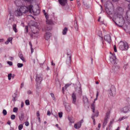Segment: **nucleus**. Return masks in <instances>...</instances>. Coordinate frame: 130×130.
Here are the masks:
<instances>
[{"instance_id":"obj_1","label":"nucleus","mask_w":130,"mask_h":130,"mask_svg":"<svg viewBox=\"0 0 130 130\" xmlns=\"http://www.w3.org/2000/svg\"><path fill=\"white\" fill-rule=\"evenodd\" d=\"M32 5H29L28 7L26 6H21L19 10L21 11L22 14H26V13H30L32 14Z\"/></svg>"},{"instance_id":"obj_2","label":"nucleus","mask_w":130,"mask_h":130,"mask_svg":"<svg viewBox=\"0 0 130 130\" xmlns=\"http://www.w3.org/2000/svg\"><path fill=\"white\" fill-rule=\"evenodd\" d=\"M66 63L68 67H71L72 63V55L71 54V50H67V58L66 60Z\"/></svg>"},{"instance_id":"obj_3","label":"nucleus","mask_w":130,"mask_h":130,"mask_svg":"<svg viewBox=\"0 0 130 130\" xmlns=\"http://www.w3.org/2000/svg\"><path fill=\"white\" fill-rule=\"evenodd\" d=\"M108 93L110 96H115L116 94V89L114 86H112L108 90Z\"/></svg>"},{"instance_id":"obj_4","label":"nucleus","mask_w":130,"mask_h":130,"mask_svg":"<svg viewBox=\"0 0 130 130\" xmlns=\"http://www.w3.org/2000/svg\"><path fill=\"white\" fill-rule=\"evenodd\" d=\"M109 116H110V112H108L106 113V115L105 116L104 121L103 124V127L104 128L105 126H106V124H107L108 122V119H109Z\"/></svg>"},{"instance_id":"obj_5","label":"nucleus","mask_w":130,"mask_h":130,"mask_svg":"<svg viewBox=\"0 0 130 130\" xmlns=\"http://www.w3.org/2000/svg\"><path fill=\"white\" fill-rule=\"evenodd\" d=\"M42 80H43L42 75L41 74H37L36 77V79L37 86L41 84V82H42Z\"/></svg>"},{"instance_id":"obj_6","label":"nucleus","mask_w":130,"mask_h":130,"mask_svg":"<svg viewBox=\"0 0 130 130\" xmlns=\"http://www.w3.org/2000/svg\"><path fill=\"white\" fill-rule=\"evenodd\" d=\"M129 110L130 106H126L121 109V112H122L123 113H127Z\"/></svg>"},{"instance_id":"obj_7","label":"nucleus","mask_w":130,"mask_h":130,"mask_svg":"<svg viewBox=\"0 0 130 130\" xmlns=\"http://www.w3.org/2000/svg\"><path fill=\"white\" fill-rule=\"evenodd\" d=\"M110 61H111V63L113 64H117V60L116 59V57L115 56H113V57H111L110 58Z\"/></svg>"},{"instance_id":"obj_8","label":"nucleus","mask_w":130,"mask_h":130,"mask_svg":"<svg viewBox=\"0 0 130 130\" xmlns=\"http://www.w3.org/2000/svg\"><path fill=\"white\" fill-rule=\"evenodd\" d=\"M14 14L16 17H21V16H23V13L22 11L20 10V9H17L14 12Z\"/></svg>"},{"instance_id":"obj_9","label":"nucleus","mask_w":130,"mask_h":130,"mask_svg":"<svg viewBox=\"0 0 130 130\" xmlns=\"http://www.w3.org/2000/svg\"><path fill=\"white\" fill-rule=\"evenodd\" d=\"M58 3L62 7H64L68 5V0H58Z\"/></svg>"},{"instance_id":"obj_10","label":"nucleus","mask_w":130,"mask_h":130,"mask_svg":"<svg viewBox=\"0 0 130 130\" xmlns=\"http://www.w3.org/2000/svg\"><path fill=\"white\" fill-rule=\"evenodd\" d=\"M104 39L107 41V42H108V43H110V42H111V36L109 35L105 36Z\"/></svg>"},{"instance_id":"obj_11","label":"nucleus","mask_w":130,"mask_h":130,"mask_svg":"<svg viewBox=\"0 0 130 130\" xmlns=\"http://www.w3.org/2000/svg\"><path fill=\"white\" fill-rule=\"evenodd\" d=\"M72 103L73 104H76V102L77 101V96L76 93L73 92L72 94Z\"/></svg>"},{"instance_id":"obj_12","label":"nucleus","mask_w":130,"mask_h":130,"mask_svg":"<svg viewBox=\"0 0 130 130\" xmlns=\"http://www.w3.org/2000/svg\"><path fill=\"white\" fill-rule=\"evenodd\" d=\"M14 21H15V17L14 16V15H12L11 13H10V17L8 21L9 24H12V23H13Z\"/></svg>"},{"instance_id":"obj_13","label":"nucleus","mask_w":130,"mask_h":130,"mask_svg":"<svg viewBox=\"0 0 130 130\" xmlns=\"http://www.w3.org/2000/svg\"><path fill=\"white\" fill-rule=\"evenodd\" d=\"M64 105L65 106V108L67 112H70V111H71V105H70V104L65 103H64Z\"/></svg>"},{"instance_id":"obj_14","label":"nucleus","mask_w":130,"mask_h":130,"mask_svg":"<svg viewBox=\"0 0 130 130\" xmlns=\"http://www.w3.org/2000/svg\"><path fill=\"white\" fill-rule=\"evenodd\" d=\"M119 48L121 50H123V48H124L125 50H127V49H128V45H127V44H124L123 45H120L119 46Z\"/></svg>"},{"instance_id":"obj_15","label":"nucleus","mask_w":130,"mask_h":130,"mask_svg":"<svg viewBox=\"0 0 130 130\" xmlns=\"http://www.w3.org/2000/svg\"><path fill=\"white\" fill-rule=\"evenodd\" d=\"M32 13H33L34 14L35 16H38V15H39V14H40V10H35V9H33V8H32Z\"/></svg>"},{"instance_id":"obj_16","label":"nucleus","mask_w":130,"mask_h":130,"mask_svg":"<svg viewBox=\"0 0 130 130\" xmlns=\"http://www.w3.org/2000/svg\"><path fill=\"white\" fill-rule=\"evenodd\" d=\"M35 28L36 29V31H32V36H35V37H38V33H39V29L36 28V27H35Z\"/></svg>"},{"instance_id":"obj_17","label":"nucleus","mask_w":130,"mask_h":130,"mask_svg":"<svg viewBox=\"0 0 130 130\" xmlns=\"http://www.w3.org/2000/svg\"><path fill=\"white\" fill-rule=\"evenodd\" d=\"M50 37H51V34L50 32H46L45 36V39L46 40H49V39H50Z\"/></svg>"},{"instance_id":"obj_18","label":"nucleus","mask_w":130,"mask_h":130,"mask_svg":"<svg viewBox=\"0 0 130 130\" xmlns=\"http://www.w3.org/2000/svg\"><path fill=\"white\" fill-rule=\"evenodd\" d=\"M117 13L118 14H119V15H120V16H121V15H122V13H123V9H122V8L121 7L118 8Z\"/></svg>"},{"instance_id":"obj_19","label":"nucleus","mask_w":130,"mask_h":130,"mask_svg":"<svg viewBox=\"0 0 130 130\" xmlns=\"http://www.w3.org/2000/svg\"><path fill=\"white\" fill-rule=\"evenodd\" d=\"M46 23L48 25H54V22H53V21L51 19H47L46 18Z\"/></svg>"},{"instance_id":"obj_20","label":"nucleus","mask_w":130,"mask_h":130,"mask_svg":"<svg viewBox=\"0 0 130 130\" xmlns=\"http://www.w3.org/2000/svg\"><path fill=\"white\" fill-rule=\"evenodd\" d=\"M81 126H82V125H81V123H79V122L75 124L74 125L75 128H76L77 129H78V128H80Z\"/></svg>"},{"instance_id":"obj_21","label":"nucleus","mask_w":130,"mask_h":130,"mask_svg":"<svg viewBox=\"0 0 130 130\" xmlns=\"http://www.w3.org/2000/svg\"><path fill=\"white\" fill-rule=\"evenodd\" d=\"M13 30L14 31L15 33H17L18 32V29H17V24H14L12 25Z\"/></svg>"},{"instance_id":"obj_22","label":"nucleus","mask_w":130,"mask_h":130,"mask_svg":"<svg viewBox=\"0 0 130 130\" xmlns=\"http://www.w3.org/2000/svg\"><path fill=\"white\" fill-rule=\"evenodd\" d=\"M12 40H13V38H9L7 39V41L5 42V44H6V45H8V44H9L10 42H12Z\"/></svg>"},{"instance_id":"obj_23","label":"nucleus","mask_w":130,"mask_h":130,"mask_svg":"<svg viewBox=\"0 0 130 130\" xmlns=\"http://www.w3.org/2000/svg\"><path fill=\"white\" fill-rule=\"evenodd\" d=\"M19 57L22 60V61H24V62L26 61V60H25V58H24V56H23V54L19 53Z\"/></svg>"},{"instance_id":"obj_24","label":"nucleus","mask_w":130,"mask_h":130,"mask_svg":"<svg viewBox=\"0 0 130 130\" xmlns=\"http://www.w3.org/2000/svg\"><path fill=\"white\" fill-rule=\"evenodd\" d=\"M126 18L127 19V20L130 19V11H128L126 13Z\"/></svg>"},{"instance_id":"obj_25","label":"nucleus","mask_w":130,"mask_h":130,"mask_svg":"<svg viewBox=\"0 0 130 130\" xmlns=\"http://www.w3.org/2000/svg\"><path fill=\"white\" fill-rule=\"evenodd\" d=\"M68 119L71 123H74V122H75V120H74V118L73 117H69Z\"/></svg>"},{"instance_id":"obj_26","label":"nucleus","mask_w":130,"mask_h":130,"mask_svg":"<svg viewBox=\"0 0 130 130\" xmlns=\"http://www.w3.org/2000/svg\"><path fill=\"white\" fill-rule=\"evenodd\" d=\"M19 120H20V121H22V120H24V114L21 113L20 114V115H19Z\"/></svg>"},{"instance_id":"obj_27","label":"nucleus","mask_w":130,"mask_h":130,"mask_svg":"<svg viewBox=\"0 0 130 130\" xmlns=\"http://www.w3.org/2000/svg\"><path fill=\"white\" fill-rule=\"evenodd\" d=\"M74 28L76 30H78V23L77 22V20H74Z\"/></svg>"},{"instance_id":"obj_28","label":"nucleus","mask_w":130,"mask_h":130,"mask_svg":"<svg viewBox=\"0 0 130 130\" xmlns=\"http://www.w3.org/2000/svg\"><path fill=\"white\" fill-rule=\"evenodd\" d=\"M14 3L17 7H19V5H20V3H21V1L20 0H15Z\"/></svg>"},{"instance_id":"obj_29","label":"nucleus","mask_w":130,"mask_h":130,"mask_svg":"<svg viewBox=\"0 0 130 130\" xmlns=\"http://www.w3.org/2000/svg\"><path fill=\"white\" fill-rule=\"evenodd\" d=\"M83 99L84 103H88V98H87V96H84Z\"/></svg>"},{"instance_id":"obj_30","label":"nucleus","mask_w":130,"mask_h":130,"mask_svg":"<svg viewBox=\"0 0 130 130\" xmlns=\"http://www.w3.org/2000/svg\"><path fill=\"white\" fill-rule=\"evenodd\" d=\"M67 32H68V28L67 27H64L62 31L63 35H66L67 34Z\"/></svg>"},{"instance_id":"obj_31","label":"nucleus","mask_w":130,"mask_h":130,"mask_svg":"<svg viewBox=\"0 0 130 130\" xmlns=\"http://www.w3.org/2000/svg\"><path fill=\"white\" fill-rule=\"evenodd\" d=\"M92 110V112L94 113H95V104H92L91 105V107Z\"/></svg>"},{"instance_id":"obj_32","label":"nucleus","mask_w":130,"mask_h":130,"mask_svg":"<svg viewBox=\"0 0 130 130\" xmlns=\"http://www.w3.org/2000/svg\"><path fill=\"white\" fill-rule=\"evenodd\" d=\"M69 87H70V84L65 85L64 87L62 88V91H64V89L67 90Z\"/></svg>"},{"instance_id":"obj_33","label":"nucleus","mask_w":130,"mask_h":130,"mask_svg":"<svg viewBox=\"0 0 130 130\" xmlns=\"http://www.w3.org/2000/svg\"><path fill=\"white\" fill-rule=\"evenodd\" d=\"M13 101H14L15 102V101H16V99L17 98V94L16 93H14L13 96Z\"/></svg>"},{"instance_id":"obj_34","label":"nucleus","mask_w":130,"mask_h":130,"mask_svg":"<svg viewBox=\"0 0 130 130\" xmlns=\"http://www.w3.org/2000/svg\"><path fill=\"white\" fill-rule=\"evenodd\" d=\"M52 29V28L51 27V26H46L45 27V30H46L47 31H50V30H51Z\"/></svg>"},{"instance_id":"obj_35","label":"nucleus","mask_w":130,"mask_h":130,"mask_svg":"<svg viewBox=\"0 0 130 130\" xmlns=\"http://www.w3.org/2000/svg\"><path fill=\"white\" fill-rule=\"evenodd\" d=\"M8 78L9 81H11V80L12 79V73H10L8 74Z\"/></svg>"},{"instance_id":"obj_36","label":"nucleus","mask_w":130,"mask_h":130,"mask_svg":"<svg viewBox=\"0 0 130 130\" xmlns=\"http://www.w3.org/2000/svg\"><path fill=\"white\" fill-rule=\"evenodd\" d=\"M113 121H114V120H112V121H111L110 123H109V127H111L112 126V124L113 123Z\"/></svg>"},{"instance_id":"obj_37","label":"nucleus","mask_w":130,"mask_h":130,"mask_svg":"<svg viewBox=\"0 0 130 130\" xmlns=\"http://www.w3.org/2000/svg\"><path fill=\"white\" fill-rule=\"evenodd\" d=\"M25 103L26 105H30V101H29V100H26L25 102Z\"/></svg>"},{"instance_id":"obj_38","label":"nucleus","mask_w":130,"mask_h":130,"mask_svg":"<svg viewBox=\"0 0 130 130\" xmlns=\"http://www.w3.org/2000/svg\"><path fill=\"white\" fill-rule=\"evenodd\" d=\"M113 70H114V71H117V70H118V66H113Z\"/></svg>"},{"instance_id":"obj_39","label":"nucleus","mask_w":130,"mask_h":130,"mask_svg":"<svg viewBox=\"0 0 130 130\" xmlns=\"http://www.w3.org/2000/svg\"><path fill=\"white\" fill-rule=\"evenodd\" d=\"M13 112H15V113H17V112H18V108L14 107L13 108Z\"/></svg>"},{"instance_id":"obj_40","label":"nucleus","mask_w":130,"mask_h":130,"mask_svg":"<svg viewBox=\"0 0 130 130\" xmlns=\"http://www.w3.org/2000/svg\"><path fill=\"white\" fill-rule=\"evenodd\" d=\"M43 12L44 13L45 16V17L46 19H48V16H47V15L46 14V12H45V10H43Z\"/></svg>"},{"instance_id":"obj_41","label":"nucleus","mask_w":130,"mask_h":130,"mask_svg":"<svg viewBox=\"0 0 130 130\" xmlns=\"http://www.w3.org/2000/svg\"><path fill=\"white\" fill-rule=\"evenodd\" d=\"M23 63H17L18 68H22V67H23Z\"/></svg>"},{"instance_id":"obj_42","label":"nucleus","mask_w":130,"mask_h":130,"mask_svg":"<svg viewBox=\"0 0 130 130\" xmlns=\"http://www.w3.org/2000/svg\"><path fill=\"white\" fill-rule=\"evenodd\" d=\"M91 118L93 120V124H94V125H95L96 124V122L95 121V118H94V116H92Z\"/></svg>"},{"instance_id":"obj_43","label":"nucleus","mask_w":130,"mask_h":130,"mask_svg":"<svg viewBox=\"0 0 130 130\" xmlns=\"http://www.w3.org/2000/svg\"><path fill=\"white\" fill-rule=\"evenodd\" d=\"M28 26H25V33L27 34L28 33Z\"/></svg>"},{"instance_id":"obj_44","label":"nucleus","mask_w":130,"mask_h":130,"mask_svg":"<svg viewBox=\"0 0 130 130\" xmlns=\"http://www.w3.org/2000/svg\"><path fill=\"white\" fill-rule=\"evenodd\" d=\"M11 118L12 120H14V119H15L16 118V115H12L11 116Z\"/></svg>"},{"instance_id":"obj_45","label":"nucleus","mask_w":130,"mask_h":130,"mask_svg":"<svg viewBox=\"0 0 130 130\" xmlns=\"http://www.w3.org/2000/svg\"><path fill=\"white\" fill-rule=\"evenodd\" d=\"M22 128H23V124H20L18 126L19 130H22Z\"/></svg>"},{"instance_id":"obj_46","label":"nucleus","mask_w":130,"mask_h":130,"mask_svg":"<svg viewBox=\"0 0 130 130\" xmlns=\"http://www.w3.org/2000/svg\"><path fill=\"white\" fill-rule=\"evenodd\" d=\"M3 113L4 115H7L8 112H7V110H3Z\"/></svg>"},{"instance_id":"obj_47","label":"nucleus","mask_w":130,"mask_h":130,"mask_svg":"<svg viewBox=\"0 0 130 130\" xmlns=\"http://www.w3.org/2000/svg\"><path fill=\"white\" fill-rule=\"evenodd\" d=\"M99 115V112H96L95 113V115H93L92 116H94V118L95 117V116H96V117H98V116Z\"/></svg>"},{"instance_id":"obj_48","label":"nucleus","mask_w":130,"mask_h":130,"mask_svg":"<svg viewBox=\"0 0 130 130\" xmlns=\"http://www.w3.org/2000/svg\"><path fill=\"white\" fill-rule=\"evenodd\" d=\"M58 116L60 118H61V117H62V112H61L58 113Z\"/></svg>"},{"instance_id":"obj_49","label":"nucleus","mask_w":130,"mask_h":130,"mask_svg":"<svg viewBox=\"0 0 130 130\" xmlns=\"http://www.w3.org/2000/svg\"><path fill=\"white\" fill-rule=\"evenodd\" d=\"M7 63H8V64H9V66H13V62H12V61H7Z\"/></svg>"},{"instance_id":"obj_50","label":"nucleus","mask_w":130,"mask_h":130,"mask_svg":"<svg viewBox=\"0 0 130 130\" xmlns=\"http://www.w3.org/2000/svg\"><path fill=\"white\" fill-rule=\"evenodd\" d=\"M125 117H121L119 119V121H121V120H123V119H125Z\"/></svg>"},{"instance_id":"obj_51","label":"nucleus","mask_w":130,"mask_h":130,"mask_svg":"<svg viewBox=\"0 0 130 130\" xmlns=\"http://www.w3.org/2000/svg\"><path fill=\"white\" fill-rule=\"evenodd\" d=\"M37 116L38 117H39V116H40V113L39 111H38L37 112Z\"/></svg>"},{"instance_id":"obj_52","label":"nucleus","mask_w":130,"mask_h":130,"mask_svg":"<svg viewBox=\"0 0 130 130\" xmlns=\"http://www.w3.org/2000/svg\"><path fill=\"white\" fill-rule=\"evenodd\" d=\"M114 50L115 52H117V50L116 49V46L114 45Z\"/></svg>"},{"instance_id":"obj_53","label":"nucleus","mask_w":130,"mask_h":130,"mask_svg":"<svg viewBox=\"0 0 130 130\" xmlns=\"http://www.w3.org/2000/svg\"><path fill=\"white\" fill-rule=\"evenodd\" d=\"M79 94H82V89L81 88V87L79 88V90L78 91Z\"/></svg>"},{"instance_id":"obj_54","label":"nucleus","mask_w":130,"mask_h":130,"mask_svg":"<svg viewBox=\"0 0 130 130\" xmlns=\"http://www.w3.org/2000/svg\"><path fill=\"white\" fill-rule=\"evenodd\" d=\"M25 124L26 126H29V122L28 121L25 122Z\"/></svg>"},{"instance_id":"obj_55","label":"nucleus","mask_w":130,"mask_h":130,"mask_svg":"<svg viewBox=\"0 0 130 130\" xmlns=\"http://www.w3.org/2000/svg\"><path fill=\"white\" fill-rule=\"evenodd\" d=\"M83 122H84V120H81L80 121L78 122V123H80V125H82V123H83Z\"/></svg>"},{"instance_id":"obj_56","label":"nucleus","mask_w":130,"mask_h":130,"mask_svg":"<svg viewBox=\"0 0 130 130\" xmlns=\"http://www.w3.org/2000/svg\"><path fill=\"white\" fill-rule=\"evenodd\" d=\"M51 114V113L50 112V111H47V115H50Z\"/></svg>"},{"instance_id":"obj_57","label":"nucleus","mask_w":130,"mask_h":130,"mask_svg":"<svg viewBox=\"0 0 130 130\" xmlns=\"http://www.w3.org/2000/svg\"><path fill=\"white\" fill-rule=\"evenodd\" d=\"M27 94H28V95H30V94H32V91H31L30 90H28L27 91Z\"/></svg>"},{"instance_id":"obj_58","label":"nucleus","mask_w":130,"mask_h":130,"mask_svg":"<svg viewBox=\"0 0 130 130\" xmlns=\"http://www.w3.org/2000/svg\"><path fill=\"white\" fill-rule=\"evenodd\" d=\"M21 108H23V107H24V102H23L21 103Z\"/></svg>"},{"instance_id":"obj_59","label":"nucleus","mask_w":130,"mask_h":130,"mask_svg":"<svg viewBox=\"0 0 130 130\" xmlns=\"http://www.w3.org/2000/svg\"><path fill=\"white\" fill-rule=\"evenodd\" d=\"M98 96H99V91L96 92V97L98 98Z\"/></svg>"},{"instance_id":"obj_60","label":"nucleus","mask_w":130,"mask_h":130,"mask_svg":"<svg viewBox=\"0 0 130 130\" xmlns=\"http://www.w3.org/2000/svg\"><path fill=\"white\" fill-rule=\"evenodd\" d=\"M24 87V83H22L20 86V88H22Z\"/></svg>"},{"instance_id":"obj_61","label":"nucleus","mask_w":130,"mask_h":130,"mask_svg":"<svg viewBox=\"0 0 130 130\" xmlns=\"http://www.w3.org/2000/svg\"><path fill=\"white\" fill-rule=\"evenodd\" d=\"M50 95H51V96L52 98H54V94L53 93H50Z\"/></svg>"},{"instance_id":"obj_62","label":"nucleus","mask_w":130,"mask_h":130,"mask_svg":"<svg viewBox=\"0 0 130 130\" xmlns=\"http://www.w3.org/2000/svg\"><path fill=\"white\" fill-rule=\"evenodd\" d=\"M30 49H31V53L34 52V49H33L32 47L30 48Z\"/></svg>"},{"instance_id":"obj_63","label":"nucleus","mask_w":130,"mask_h":130,"mask_svg":"<svg viewBox=\"0 0 130 130\" xmlns=\"http://www.w3.org/2000/svg\"><path fill=\"white\" fill-rule=\"evenodd\" d=\"M29 46H30V48H32V43L31 42H29Z\"/></svg>"},{"instance_id":"obj_64","label":"nucleus","mask_w":130,"mask_h":130,"mask_svg":"<svg viewBox=\"0 0 130 130\" xmlns=\"http://www.w3.org/2000/svg\"><path fill=\"white\" fill-rule=\"evenodd\" d=\"M9 58L10 59V60H14V57H9Z\"/></svg>"}]
</instances>
